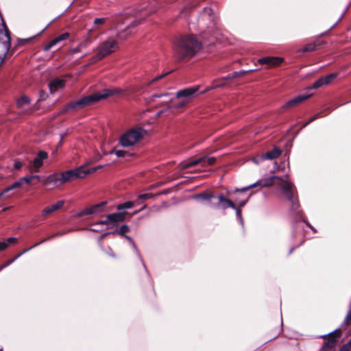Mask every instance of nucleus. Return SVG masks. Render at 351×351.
Here are the masks:
<instances>
[{
	"label": "nucleus",
	"instance_id": "obj_1",
	"mask_svg": "<svg viewBox=\"0 0 351 351\" xmlns=\"http://www.w3.org/2000/svg\"><path fill=\"white\" fill-rule=\"evenodd\" d=\"M278 180L280 182L278 184V188L282 192L284 197L287 199L291 204V209L296 210L298 208V202L295 196L294 184L289 181L287 176L285 178L274 176L269 178L258 180L256 182L241 189H235L234 192H245L250 189L259 186L261 189L263 187L271 186L274 184V180Z\"/></svg>",
	"mask_w": 351,
	"mask_h": 351
},
{
	"label": "nucleus",
	"instance_id": "obj_2",
	"mask_svg": "<svg viewBox=\"0 0 351 351\" xmlns=\"http://www.w3.org/2000/svg\"><path fill=\"white\" fill-rule=\"evenodd\" d=\"M117 93H118V90L115 89H104L101 92L95 93L90 95L84 97L79 100L69 103L60 110V113L62 114L82 109L86 106L106 99Z\"/></svg>",
	"mask_w": 351,
	"mask_h": 351
},
{
	"label": "nucleus",
	"instance_id": "obj_3",
	"mask_svg": "<svg viewBox=\"0 0 351 351\" xmlns=\"http://www.w3.org/2000/svg\"><path fill=\"white\" fill-rule=\"evenodd\" d=\"M145 134L142 128H133L123 134L119 140V145L123 147H130L137 143Z\"/></svg>",
	"mask_w": 351,
	"mask_h": 351
},
{
	"label": "nucleus",
	"instance_id": "obj_4",
	"mask_svg": "<svg viewBox=\"0 0 351 351\" xmlns=\"http://www.w3.org/2000/svg\"><path fill=\"white\" fill-rule=\"evenodd\" d=\"M217 203H210V206L213 208L226 210L227 208H231L235 210L237 219L240 223L243 226V219L241 215V208H238L234 202L226 198L222 193L219 194L217 197Z\"/></svg>",
	"mask_w": 351,
	"mask_h": 351
},
{
	"label": "nucleus",
	"instance_id": "obj_5",
	"mask_svg": "<svg viewBox=\"0 0 351 351\" xmlns=\"http://www.w3.org/2000/svg\"><path fill=\"white\" fill-rule=\"evenodd\" d=\"M162 97L169 98L168 100L162 101L161 104H159V106H165V110L169 111L171 114H174L176 112H179L182 109L184 108L189 103L186 101L180 99V100L173 104L169 105V102L173 101V98L171 97V94L169 93H163V94H155L151 97L152 100H154L156 98H160Z\"/></svg>",
	"mask_w": 351,
	"mask_h": 351
},
{
	"label": "nucleus",
	"instance_id": "obj_6",
	"mask_svg": "<svg viewBox=\"0 0 351 351\" xmlns=\"http://www.w3.org/2000/svg\"><path fill=\"white\" fill-rule=\"evenodd\" d=\"M202 45H175L174 51L179 59L190 58L202 49Z\"/></svg>",
	"mask_w": 351,
	"mask_h": 351
},
{
	"label": "nucleus",
	"instance_id": "obj_7",
	"mask_svg": "<svg viewBox=\"0 0 351 351\" xmlns=\"http://www.w3.org/2000/svg\"><path fill=\"white\" fill-rule=\"evenodd\" d=\"M139 23L140 22L136 21L132 22L130 25H128L125 29L119 31V32L116 34V37L111 36L103 44H118L119 43L125 41L128 38V36L132 34V31H128V29L136 27Z\"/></svg>",
	"mask_w": 351,
	"mask_h": 351
},
{
	"label": "nucleus",
	"instance_id": "obj_8",
	"mask_svg": "<svg viewBox=\"0 0 351 351\" xmlns=\"http://www.w3.org/2000/svg\"><path fill=\"white\" fill-rule=\"evenodd\" d=\"M199 89V86H194L191 87H187L181 90H179L176 93V98L182 99L187 102L190 103L193 98H195L197 94Z\"/></svg>",
	"mask_w": 351,
	"mask_h": 351
},
{
	"label": "nucleus",
	"instance_id": "obj_9",
	"mask_svg": "<svg viewBox=\"0 0 351 351\" xmlns=\"http://www.w3.org/2000/svg\"><path fill=\"white\" fill-rule=\"evenodd\" d=\"M218 195H215V193L213 192L204 191V192H202L200 193H197V194L193 195L191 197V198L193 199L197 200L201 202H206L208 206L212 208L210 206V203H217V197Z\"/></svg>",
	"mask_w": 351,
	"mask_h": 351
},
{
	"label": "nucleus",
	"instance_id": "obj_10",
	"mask_svg": "<svg viewBox=\"0 0 351 351\" xmlns=\"http://www.w3.org/2000/svg\"><path fill=\"white\" fill-rule=\"evenodd\" d=\"M206 41L203 34L197 38L193 34L179 35L177 44H202Z\"/></svg>",
	"mask_w": 351,
	"mask_h": 351
},
{
	"label": "nucleus",
	"instance_id": "obj_11",
	"mask_svg": "<svg viewBox=\"0 0 351 351\" xmlns=\"http://www.w3.org/2000/svg\"><path fill=\"white\" fill-rule=\"evenodd\" d=\"M125 212L115 213L107 215L106 219L101 221L99 223L102 225L112 224L116 226L125 219Z\"/></svg>",
	"mask_w": 351,
	"mask_h": 351
},
{
	"label": "nucleus",
	"instance_id": "obj_12",
	"mask_svg": "<svg viewBox=\"0 0 351 351\" xmlns=\"http://www.w3.org/2000/svg\"><path fill=\"white\" fill-rule=\"evenodd\" d=\"M337 333H340L339 329H336L327 335H322V337L323 338H325L326 337H329V338L326 341L324 342V346L320 348L319 351H328L329 350L332 348L336 343L334 334Z\"/></svg>",
	"mask_w": 351,
	"mask_h": 351
},
{
	"label": "nucleus",
	"instance_id": "obj_13",
	"mask_svg": "<svg viewBox=\"0 0 351 351\" xmlns=\"http://www.w3.org/2000/svg\"><path fill=\"white\" fill-rule=\"evenodd\" d=\"M43 184L45 186H51V188H56L62 184L61 177L60 174L53 173L47 176L43 181Z\"/></svg>",
	"mask_w": 351,
	"mask_h": 351
},
{
	"label": "nucleus",
	"instance_id": "obj_14",
	"mask_svg": "<svg viewBox=\"0 0 351 351\" xmlns=\"http://www.w3.org/2000/svg\"><path fill=\"white\" fill-rule=\"evenodd\" d=\"M281 57L266 56L261 58L258 60V62L261 64H267L269 66H276L280 64L283 62Z\"/></svg>",
	"mask_w": 351,
	"mask_h": 351
},
{
	"label": "nucleus",
	"instance_id": "obj_15",
	"mask_svg": "<svg viewBox=\"0 0 351 351\" xmlns=\"http://www.w3.org/2000/svg\"><path fill=\"white\" fill-rule=\"evenodd\" d=\"M11 38L10 31L8 29L5 23L3 21L0 27V44H10Z\"/></svg>",
	"mask_w": 351,
	"mask_h": 351
},
{
	"label": "nucleus",
	"instance_id": "obj_16",
	"mask_svg": "<svg viewBox=\"0 0 351 351\" xmlns=\"http://www.w3.org/2000/svg\"><path fill=\"white\" fill-rule=\"evenodd\" d=\"M54 236H52V237H53ZM51 237H49V238H47V239H45L43 240H42L40 242L38 243H36L35 245H34L33 246L27 248V249H25L24 250L23 252H21V253L18 254L17 255H16L13 258L10 259V260H8V261L5 262V263L1 266H0V271H1L3 269L7 267L8 266H9L10 265H11L12 263H14L16 259H18L20 256H21L23 254H24L25 253L27 252L29 250L33 249L34 247L38 246V245H40V243L50 239Z\"/></svg>",
	"mask_w": 351,
	"mask_h": 351
},
{
	"label": "nucleus",
	"instance_id": "obj_17",
	"mask_svg": "<svg viewBox=\"0 0 351 351\" xmlns=\"http://www.w3.org/2000/svg\"><path fill=\"white\" fill-rule=\"evenodd\" d=\"M309 97H310V95H298V96L294 97L293 99L289 100L287 103H285L282 106V108L285 109V108H287L289 107L295 106L302 103L304 100L307 99Z\"/></svg>",
	"mask_w": 351,
	"mask_h": 351
},
{
	"label": "nucleus",
	"instance_id": "obj_18",
	"mask_svg": "<svg viewBox=\"0 0 351 351\" xmlns=\"http://www.w3.org/2000/svg\"><path fill=\"white\" fill-rule=\"evenodd\" d=\"M117 48V45H100L97 49L98 50V58L99 59L103 58L108 54H110Z\"/></svg>",
	"mask_w": 351,
	"mask_h": 351
},
{
	"label": "nucleus",
	"instance_id": "obj_19",
	"mask_svg": "<svg viewBox=\"0 0 351 351\" xmlns=\"http://www.w3.org/2000/svg\"><path fill=\"white\" fill-rule=\"evenodd\" d=\"M64 202L62 200H60V201L57 202L56 204L45 208L42 211V215L44 217H46L49 215L52 214L56 210L60 209L64 205Z\"/></svg>",
	"mask_w": 351,
	"mask_h": 351
},
{
	"label": "nucleus",
	"instance_id": "obj_20",
	"mask_svg": "<svg viewBox=\"0 0 351 351\" xmlns=\"http://www.w3.org/2000/svg\"><path fill=\"white\" fill-rule=\"evenodd\" d=\"M47 153L45 151H39L37 156L33 160V167L39 169L43 164V160L47 158Z\"/></svg>",
	"mask_w": 351,
	"mask_h": 351
},
{
	"label": "nucleus",
	"instance_id": "obj_21",
	"mask_svg": "<svg viewBox=\"0 0 351 351\" xmlns=\"http://www.w3.org/2000/svg\"><path fill=\"white\" fill-rule=\"evenodd\" d=\"M73 174L74 175L75 178H83L86 176L88 174L95 172V169H90L88 170H85L82 167L79 168L72 169Z\"/></svg>",
	"mask_w": 351,
	"mask_h": 351
},
{
	"label": "nucleus",
	"instance_id": "obj_22",
	"mask_svg": "<svg viewBox=\"0 0 351 351\" xmlns=\"http://www.w3.org/2000/svg\"><path fill=\"white\" fill-rule=\"evenodd\" d=\"M106 202H101L99 204L93 205L90 208H85L82 214L83 215H90V214H96L99 213L102 210V208L106 205Z\"/></svg>",
	"mask_w": 351,
	"mask_h": 351
},
{
	"label": "nucleus",
	"instance_id": "obj_23",
	"mask_svg": "<svg viewBox=\"0 0 351 351\" xmlns=\"http://www.w3.org/2000/svg\"><path fill=\"white\" fill-rule=\"evenodd\" d=\"M281 154L280 149L278 148H274L272 150L267 152V153L260 156L261 160H272L278 157Z\"/></svg>",
	"mask_w": 351,
	"mask_h": 351
},
{
	"label": "nucleus",
	"instance_id": "obj_24",
	"mask_svg": "<svg viewBox=\"0 0 351 351\" xmlns=\"http://www.w3.org/2000/svg\"><path fill=\"white\" fill-rule=\"evenodd\" d=\"M23 184V182L21 180V178L14 182L13 184H12L11 185L7 186L5 189H4L1 192V193H2V195L4 197H5V198L7 197H10V195H7L10 191H11L12 190H14L15 189H17V188H19L22 186Z\"/></svg>",
	"mask_w": 351,
	"mask_h": 351
},
{
	"label": "nucleus",
	"instance_id": "obj_25",
	"mask_svg": "<svg viewBox=\"0 0 351 351\" xmlns=\"http://www.w3.org/2000/svg\"><path fill=\"white\" fill-rule=\"evenodd\" d=\"M64 86V82L62 80L55 79L51 81L49 85V90L51 93H55L59 88H63Z\"/></svg>",
	"mask_w": 351,
	"mask_h": 351
},
{
	"label": "nucleus",
	"instance_id": "obj_26",
	"mask_svg": "<svg viewBox=\"0 0 351 351\" xmlns=\"http://www.w3.org/2000/svg\"><path fill=\"white\" fill-rule=\"evenodd\" d=\"M66 40H69L70 42H75L73 36L69 33L65 32L56 37L49 44H57Z\"/></svg>",
	"mask_w": 351,
	"mask_h": 351
},
{
	"label": "nucleus",
	"instance_id": "obj_27",
	"mask_svg": "<svg viewBox=\"0 0 351 351\" xmlns=\"http://www.w3.org/2000/svg\"><path fill=\"white\" fill-rule=\"evenodd\" d=\"M205 160V157H202L198 159L193 160L188 162H183L181 164V169H186L194 166H196L200 163H203V162Z\"/></svg>",
	"mask_w": 351,
	"mask_h": 351
},
{
	"label": "nucleus",
	"instance_id": "obj_28",
	"mask_svg": "<svg viewBox=\"0 0 351 351\" xmlns=\"http://www.w3.org/2000/svg\"><path fill=\"white\" fill-rule=\"evenodd\" d=\"M129 231H130V227L128 225L124 224V225H122L118 230H116V231H114L112 232H107V233L102 234L101 237V239L104 238V237L108 234H114L116 233H117L118 234H119L121 236L124 237L125 234L128 232Z\"/></svg>",
	"mask_w": 351,
	"mask_h": 351
},
{
	"label": "nucleus",
	"instance_id": "obj_29",
	"mask_svg": "<svg viewBox=\"0 0 351 351\" xmlns=\"http://www.w3.org/2000/svg\"><path fill=\"white\" fill-rule=\"evenodd\" d=\"M29 103L30 99L25 95H23L16 100V107L19 109H23Z\"/></svg>",
	"mask_w": 351,
	"mask_h": 351
},
{
	"label": "nucleus",
	"instance_id": "obj_30",
	"mask_svg": "<svg viewBox=\"0 0 351 351\" xmlns=\"http://www.w3.org/2000/svg\"><path fill=\"white\" fill-rule=\"evenodd\" d=\"M71 169L66 171L60 174L61 177V180L62 182V184L68 181L75 179L74 175Z\"/></svg>",
	"mask_w": 351,
	"mask_h": 351
},
{
	"label": "nucleus",
	"instance_id": "obj_31",
	"mask_svg": "<svg viewBox=\"0 0 351 351\" xmlns=\"http://www.w3.org/2000/svg\"><path fill=\"white\" fill-rule=\"evenodd\" d=\"M124 237L130 243V244L132 245V247L136 251V254L139 257L141 261L142 262V263L143 265V267H145V265L143 263V259H142V258H141V256L140 255V253H139L138 250H137L136 245L134 243V242L133 239H132V237H130V236H128V235H125Z\"/></svg>",
	"mask_w": 351,
	"mask_h": 351
},
{
	"label": "nucleus",
	"instance_id": "obj_32",
	"mask_svg": "<svg viewBox=\"0 0 351 351\" xmlns=\"http://www.w3.org/2000/svg\"><path fill=\"white\" fill-rule=\"evenodd\" d=\"M4 51L2 53H0V65L3 62L5 57L8 54L12 53L13 51H10L11 45H4Z\"/></svg>",
	"mask_w": 351,
	"mask_h": 351
},
{
	"label": "nucleus",
	"instance_id": "obj_33",
	"mask_svg": "<svg viewBox=\"0 0 351 351\" xmlns=\"http://www.w3.org/2000/svg\"><path fill=\"white\" fill-rule=\"evenodd\" d=\"M134 206L133 202L128 201L125 202L123 204H120L117 206V208L119 210L125 209V208H131Z\"/></svg>",
	"mask_w": 351,
	"mask_h": 351
},
{
	"label": "nucleus",
	"instance_id": "obj_34",
	"mask_svg": "<svg viewBox=\"0 0 351 351\" xmlns=\"http://www.w3.org/2000/svg\"><path fill=\"white\" fill-rule=\"evenodd\" d=\"M110 154H114L117 157L119 158H123L126 155H128V152L124 150H117V149H112L109 152Z\"/></svg>",
	"mask_w": 351,
	"mask_h": 351
},
{
	"label": "nucleus",
	"instance_id": "obj_35",
	"mask_svg": "<svg viewBox=\"0 0 351 351\" xmlns=\"http://www.w3.org/2000/svg\"><path fill=\"white\" fill-rule=\"evenodd\" d=\"M257 70H258L257 69H249V70H241L239 71L234 72L232 75H233L234 78H237V77L241 76L242 75H243L245 73H250V72L255 71Z\"/></svg>",
	"mask_w": 351,
	"mask_h": 351
},
{
	"label": "nucleus",
	"instance_id": "obj_36",
	"mask_svg": "<svg viewBox=\"0 0 351 351\" xmlns=\"http://www.w3.org/2000/svg\"><path fill=\"white\" fill-rule=\"evenodd\" d=\"M326 84V81L324 80V77L319 78L317 80H316L314 84L312 86V88H318Z\"/></svg>",
	"mask_w": 351,
	"mask_h": 351
},
{
	"label": "nucleus",
	"instance_id": "obj_37",
	"mask_svg": "<svg viewBox=\"0 0 351 351\" xmlns=\"http://www.w3.org/2000/svg\"><path fill=\"white\" fill-rule=\"evenodd\" d=\"M123 19H125V17L124 16H119L116 18V19L113 22V25L116 27V28H119V25L120 23H124L123 21Z\"/></svg>",
	"mask_w": 351,
	"mask_h": 351
},
{
	"label": "nucleus",
	"instance_id": "obj_38",
	"mask_svg": "<svg viewBox=\"0 0 351 351\" xmlns=\"http://www.w3.org/2000/svg\"><path fill=\"white\" fill-rule=\"evenodd\" d=\"M336 77H337V75L335 73H331V74H329V75L324 77V80L326 81V84H329L333 80H335Z\"/></svg>",
	"mask_w": 351,
	"mask_h": 351
},
{
	"label": "nucleus",
	"instance_id": "obj_39",
	"mask_svg": "<svg viewBox=\"0 0 351 351\" xmlns=\"http://www.w3.org/2000/svg\"><path fill=\"white\" fill-rule=\"evenodd\" d=\"M351 323V302L350 309L344 319L343 324L346 325H348Z\"/></svg>",
	"mask_w": 351,
	"mask_h": 351
},
{
	"label": "nucleus",
	"instance_id": "obj_40",
	"mask_svg": "<svg viewBox=\"0 0 351 351\" xmlns=\"http://www.w3.org/2000/svg\"><path fill=\"white\" fill-rule=\"evenodd\" d=\"M248 199H249V197H247L245 199H243V200H239L238 199H236L235 202L238 204L237 207L239 208H243L246 204V203L248 202Z\"/></svg>",
	"mask_w": 351,
	"mask_h": 351
},
{
	"label": "nucleus",
	"instance_id": "obj_41",
	"mask_svg": "<svg viewBox=\"0 0 351 351\" xmlns=\"http://www.w3.org/2000/svg\"><path fill=\"white\" fill-rule=\"evenodd\" d=\"M319 117H320V113H317L316 114H315L314 116H313L307 122H306L302 128H304L306 127V125H308L310 123L313 122V121H315V119H318Z\"/></svg>",
	"mask_w": 351,
	"mask_h": 351
},
{
	"label": "nucleus",
	"instance_id": "obj_42",
	"mask_svg": "<svg viewBox=\"0 0 351 351\" xmlns=\"http://www.w3.org/2000/svg\"><path fill=\"white\" fill-rule=\"evenodd\" d=\"M315 46L316 45H313L311 47H304L303 48H301V49H298V51H300V52H306V51H313V50L316 49Z\"/></svg>",
	"mask_w": 351,
	"mask_h": 351
},
{
	"label": "nucleus",
	"instance_id": "obj_43",
	"mask_svg": "<svg viewBox=\"0 0 351 351\" xmlns=\"http://www.w3.org/2000/svg\"><path fill=\"white\" fill-rule=\"evenodd\" d=\"M106 19L104 18H97L94 21L95 25H102L105 23Z\"/></svg>",
	"mask_w": 351,
	"mask_h": 351
},
{
	"label": "nucleus",
	"instance_id": "obj_44",
	"mask_svg": "<svg viewBox=\"0 0 351 351\" xmlns=\"http://www.w3.org/2000/svg\"><path fill=\"white\" fill-rule=\"evenodd\" d=\"M153 197H154V195L150 193H144V194L139 195L138 196V198L140 199H150Z\"/></svg>",
	"mask_w": 351,
	"mask_h": 351
},
{
	"label": "nucleus",
	"instance_id": "obj_45",
	"mask_svg": "<svg viewBox=\"0 0 351 351\" xmlns=\"http://www.w3.org/2000/svg\"><path fill=\"white\" fill-rule=\"evenodd\" d=\"M206 162L208 165H213L215 162V158L214 157H210V158H205V160L203 162V163Z\"/></svg>",
	"mask_w": 351,
	"mask_h": 351
},
{
	"label": "nucleus",
	"instance_id": "obj_46",
	"mask_svg": "<svg viewBox=\"0 0 351 351\" xmlns=\"http://www.w3.org/2000/svg\"><path fill=\"white\" fill-rule=\"evenodd\" d=\"M21 180L23 183L26 182L27 184H29L30 182L33 180V177H32V176H26L21 178Z\"/></svg>",
	"mask_w": 351,
	"mask_h": 351
},
{
	"label": "nucleus",
	"instance_id": "obj_47",
	"mask_svg": "<svg viewBox=\"0 0 351 351\" xmlns=\"http://www.w3.org/2000/svg\"><path fill=\"white\" fill-rule=\"evenodd\" d=\"M169 73V72L165 73H163V74H162V75H158V76H157V77H154V78L152 80V82H150V84H152V83H153V82H156V81H158V80H160V79L163 78L164 77H165L166 75H167Z\"/></svg>",
	"mask_w": 351,
	"mask_h": 351
},
{
	"label": "nucleus",
	"instance_id": "obj_48",
	"mask_svg": "<svg viewBox=\"0 0 351 351\" xmlns=\"http://www.w3.org/2000/svg\"><path fill=\"white\" fill-rule=\"evenodd\" d=\"M162 114H165V115H166V116H168V115L171 114V112H170L169 111H166V110H165V108L163 110L158 111V112L156 113V116H157V117H160V116H161Z\"/></svg>",
	"mask_w": 351,
	"mask_h": 351
},
{
	"label": "nucleus",
	"instance_id": "obj_49",
	"mask_svg": "<svg viewBox=\"0 0 351 351\" xmlns=\"http://www.w3.org/2000/svg\"><path fill=\"white\" fill-rule=\"evenodd\" d=\"M351 341H348L346 344L343 345L340 351H350Z\"/></svg>",
	"mask_w": 351,
	"mask_h": 351
},
{
	"label": "nucleus",
	"instance_id": "obj_50",
	"mask_svg": "<svg viewBox=\"0 0 351 351\" xmlns=\"http://www.w3.org/2000/svg\"><path fill=\"white\" fill-rule=\"evenodd\" d=\"M8 246V243L5 241L0 242V251L4 250Z\"/></svg>",
	"mask_w": 351,
	"mask_h": 351
},
{
	"label": "nucleus",
	"instance_id": "obj_51",
	"mask_svg": "<svg viewBox=\"0 0 351 351\" xmlns=\"http://www.w3.org/2000/svg\"><path fill=\"white\" fill-rule=\"evenodd\" d=\"M260 156H256V157L253 158L252 159V161L255 163V164H259L261 161H263V160H261L260 158Z\"/></svg>",
	"mask_w": 351,
	"mask_h": 351
},
{
	"label": "nucleus",
	"instance_id": "obj_52",
	"mask_svg": "<svg viewBox=\"0 0 351 351\" xmlns=\"http://www.w3.org/2000/svg\"><path fill=\"white\" fill-rule=\"evenodd\" d=\"M22 165H23V164L20 161H15L14 165V168L16 169H21Z\"/></svg>",
	"mask_w": 351,
	"mask_h": 351
},
{
	"label": "nucleus",
	"instance_id": "obj_53",
	"mask_svg": "<svg viewBox=\"0 0 351 351\" xmlns=\"http://www.w3.org/2000/svg\"><path fill=\"white\" fill-rule=\"evenodd\" d=\"M36 38V36H34L29 37V38H27L22 39L21 41L25 42V43H28V42H31V41L34 40V39Z\"/></svg>",
	"mask_w": 351,
	"mask_h": 351
},
{
	"label": "nucleus",
	"instance_id": "obj_54",
	"mask_svg": "<svg viewBox=\"0 0 351 351\" xmlns=\"http://www.w3.org/2000/svg\"><path fill=\"white\" fill-rule=\"evenodd\" d=\"M16 241V238L15 237H10L7 239V241H5L6 243H8V245L12 243H14Z\"/></svg>",
	"mask_w": 351,
	"mask_h": 351
},
{
	"label": "nucleus",
	"instance_id": "obj_55",
	"mask_svg": "<svg viewBox=\"0 0 351 351\" xmlns=\"http://www.w3.org/2000/svg\"><path fill=\"white\" fill-rule=\"evenodd\" d=\"M80 45H77L75 47L73 48V49H71L72 53H77V52L80 50Z\"/></svg>",
	"mask_w": 351,
	"mask_h": 351
},
{
	"label": "nucleus",
	"instance_id": "obj_56",
	"mask_svg": "<svg viewBox=\"0 0 351 351\" xmlns=\"http://www.w3.org/2000/svg\"><path fill=\"white\" fill-rule=\"evenodd\" d=\"M53 45H44L43 46V50L44 51H48L49 50L51 49V48L53 47Z\"/></svg>",
	"mask_w": 351,
	"mask_h": 351
},
{
	"label": "nucleus",
	"instance_id": "obj_57",
	"mask_svg": "<svg viewBox=\"0 0 351 351\" xmlns=\"http://www.w3.org/2000/svg\"><path fill=\"white\" fill-rule=\"evenodd\" d=\"M232 79H234L233 77V75H228L222 78L223 80H232Z\"/></svg>",
	"mask_w": 351,
	"mask_h": 351
},
{
	"label": "nucleus",
	"instance_id": "obj_58",
	"mask_svg": "<svg viewBox=\"0 0 351 351\" xmlns=\"http://www.w3.org/2000/svg\"><path fill=\"white\" fill-rule=\"evenodd\" d=\"M106 252L110 256L115 257V254L112 252V250L110 248H109V251H106Z\"/></svg>",
	"mask_w": 351,
	"mask_h": 351
},
{
	"label": "nucleus",
	"instance_id": "obj_59",
	"mask_svg": "<svg viewBox=\"0 0 351 351\" xmlns=\"http://www.w3.org/2000/svg\"><path fill=\"white\" fill-rule=\"evenodd\" d=\"M340 21V19L336 22L333 25H330L328 28V31L330 30L331 29H332L337 23L338 22Z\"/></svg>",
	"mask_w": 351,
	"mask_h": 351
},
{
	"label": "nucleus",
	"instance_id": "obj_60",
	"mask_svg": "<svg viewBox=\"0 0 351 351\" xmlns=\"http://www.w3.org/2000/svg\"><path fill=\"white\" fill-rule=\"evenodd\" d=\"M145 208H146V205H144V206H143V207H141V209H139L138 210H135V211L134 212V214L137 213H138V212H140V211L143 210V209H145Z\"/></svg>",
	"mask_w": 351,
	"mask_h": 351
},
{
	"label": "nucleus",
	"instance_id": "obj_61",
	"mask_svg": "<svg viewBox=\"0 0 351 351\" xmlns=\"http://www.w3.org/2000/svg\"><path fill=\"white\" fill-rule=\"evenodd\" d=\"M32 177H33V179H37V180H39L40 178V176H38V175L32 176Z\"/></svg>",
	"mask_w": 351,
	"mask_h": 351
},
{
	"label": "nucleus",
	"instance_id": "obj_62",
	"mask_svg": "<svg viewBox=\"0 0 351 351\" xmlns=\"http://www.w3.org/2000/svg\"><path fill=\"white\" fill-rule=\"evenodd\" d=\"M304 222H305V223H306V225H307L309 228H311V229H312L315 232H316V231H315V229H314V228H313V227H312V226H311L308 223L306 222L305 221H304Z\"/></svg>",
	"mask_w": 351,
	"mask_h": 351
},
{
	"label": "nucleus",
	"instance_id": "obj_63",
	"mask_svg": "<svg viewBox=\"0 0 351 351\" xmlns=\"http://www.w3.org/2000/svg\"><path fill=\"white\" fill-rule=\"evenodd\" d=\"M101 167H102V166L99 165V166H97V167H95L94 169H95V171H96L97 170L99 169Z\"/></svg>",
	"mask_w": 351,
	"mask_h": 351
},
{
	"label": "nucleus",
	"instance_id": "obj_64",
	"mask_svg": "<svg viewBox=\"0 0 351 351\" xmlns=\"http://www.w3.org/2000/svg\"><path fill=\"white\" fill-rule=\"evenodd\" d=\"M62 234H63V233H62V232H58V233H57L56 235V236H58V235H62Z\"/></svg>",
	"mask_w": 351,
	"mask_h": 351
}]
</instances>
